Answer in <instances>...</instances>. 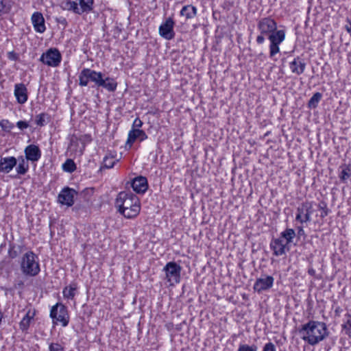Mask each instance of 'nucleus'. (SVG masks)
<instances>
[{
    "label": "nucleus",
    "instance_id": "1",
    "mask_svg": "<svg viewBox=\"0 0 351 351\" xmlns=\"http://www.w3.org/2000/svg\"><path fill=\"white\" fill-rule=\"evenodd\" d=\"M299 332L302 339L312 346L324 341L329 335L326 323L315 320L303 324Z\"/></svg>",
    "mask_w": 351,
    "mask_h": 351
},
{
    "label": "nucleus",
    "instance_id": "8",
    "mask_svg": "<svg viewBox=\"0 0 351 351\" xmlns=\"http://www.w3.org/2000/svg\"><path fill=\"white\" fill-rule=\"evenodd\" d=\"M62 56L60 51L55 48L48 49L43 53L40 58V61L43 64L52 67L59 66L61 62Z\"/></svg>",
    "mask_w": 351,
    "mask_h": 351
},
{
    "label": "nucleus",
    "instance_id": "24",
    "mask_svg": "<svg viewBox=\"0 0 351 351\" xmlns=\"http://www.w3.org/2000/svg\"><path fill=\"white\" fill-rule=\"evenodd\" d=\"M77 288L78 287L77 282H71L69 285L65 287L63 289L62 294L64 298L68 300H73L75 295H76Z\"/></svg>",
    "mask_w": 351,
    "mask_h": 351
},
{
    "label": "nucleus",
    "instance_id": "4",
    "mask_svg": "<svg viewBox=\"0 0 351 351\" xmlns=\"http://www.w3.org/2000/svg\"><path fill=\"white\" fill-rule=\"evenodd\" d=\"M22 273L28 276H35L40 271L38 256L32 251L25 253L20 262Z\"/></svg>",
    "mask_w": 351,
    "mask_h": 351
},
{
    "label": "nucleus",
    "instance_id": "38",
    "mask_svg": "<svg viewBox=\"0 0 351 351\" xmlns=\"http://www.w3.org/2000/svg\"><path fill=\"white\" fill-rule=\"evenodd\" d=\"M318 208H319V210H322V213H321V215H320V217L322 218H324L325 217H326L328 215L329 209L327 208V206H326V203L321 202L318 205Z\"/></svg>",
    "mask_w": 351,
    "mask_h": 351
},
{
    "label": "nucleus",
    "instance_id": "43",
    "mask_svg": "<svg viewBox=\"0 0 351 351\" xmlns=\"http://www.w3.org/2000/svg\"><path fill=\"white\" fill-rule=\"evenodd\" d=\"M143 125V122L139 118H136L132 124V129H140Z\"/></svg>",
    "mask_w": 351,
    "mask_h": 351
},
{
    "label": "nucleus",
    "instance_id": "40",
    "mask_svg": "<svg viewBox=\"0 0 351 351\" xmlns=\"http://www.w3.org/2000/svg\"><path fill=\"white\" fill-rule=\"evenodd\" d=\"M262 351H276V348L273 343L268 342L265 344Z\"/></svg>",
    "mask_w": 351,
    "mask_h": 351
},
{
    "label": "nucleus",
    "instance_id": "9",
    "mask_svg": "<svg viewBox=\"0 0 351 351\" xmlns=\"http://www.w3.org/2000/svg\"><path fill=\"white\" fill-rule=\"evenodd\" d=\"M182 267L176 262H169L163 268L166 278L171 284L178 283L180 280Z\"/></svg>",
    "mask_w": 351,
    "mask_h": 351
},
{
    "label": "nucleus",
    "instance_id": "26",
    "mask_svg": "<svg viewBox=\"0 0 351 351\" xmlns=\"http://www.w3.org/2000/svg\"><path fill=\"white\" fill-rule=\"evenodd\" d=\"M78 5L81 12V15L83 13H89L93 10L94 0H77Z\"/></svg>",
    "mask_w": 351,
    "mask_h": 351
},
{
    "label": "nucleus",
    "instance_id": "23",
    "mask_svg": "<svg viewBox=\"0 0 351 351\" xmlns=\"http://www.w3.org/2000/svg\"><path fill=\"white\" fill-rule=\"evenodd\" d=\"M197 14V9L193 5H186L182 7L180 14L184 16L186 20L193 19Z\"/></svg>",
    "mask_w": 351,
    "mask_h": 351
},
{
    "label": "nucleus",
    "instance_id": "15",
    "mask_svg": "<svg viewBox=\"0 0 351 351\" xmlns=\"http://www.w3.org/2000/svg\"><path fill=\"white\" fill-rule=\"evenodd\" d=\"M270 247L273 250V254L276 256H282L289 250L287 243L280 237L271 240Z\"/></svg>",
    "mask_w": 351,
    "mask_h": 351
},
{
    "label": "nucleus",
    "instance_id": "16",
    "mask_svg": "<svg viewBox=\"0 0 351 351\" xmlns=\"http://www.w3.org/2000/svg\"><path fill=\"white\" fill-rule=\"evenodd\" d=\"M14 94L19 104H23L27 101L28 92L27 88L24 84H16L14 85Z\"/></svg>",
    "mask_w": 351,
    "mask_h": 351
},
{
    "label": "nucleus",
    "instance_id": "37",
    "mask_svg": "<svg viewBox=\"0 0 351 351\" xmlns=\"http://www.w3.org/2000/svg\"><path fill=\"white\" fill-rule=\"evenodd\" d=\"M257 349L256 345L240 344L237 351H257Z\"/></svg>",
    "mask_w": 351,
    "mask_h": 351
},
{
    "label": "nucleus",
    "instance_id": "25",
    "mask_svg": "<svg viewBox=\"0 0 351 351\" xmlns=\"http://www.w3.org/2000/svg\"><path fill=\"white\" fill-rule=\"evenodd\" d=\"M35 315V311L29 310L19 323V328L23 331H26L30 325L32 320Z\"/></svg>",
    "mask_w": 351,
    "mask_h": 351
},
{
    "label": "nucleus",
    "instance_id": "46",
    "mask_svg": "<svg viewBox=\"0 0 351 351\" xmlns=\"http://www.w3.org/2000/svg\"><path fill=\"white\" fill-rule=\"evenodd\" d=\"M308 274L311 276H314L315 275V270L313 267H311L308 270Z\"/></svg>",
    "mask_w": 351,
    "mask_h": 351
},
{
    "label": "nucleus",
    "instance_id": "30",
    "mask_svg": "<svg viewBox=\"0 0 351 351\" xmlns=\"http://www.w3.org/2000/svg\"><path fill=\"white\" fill-rule=\"evenodd\" d=\"M12 8V3L10 0H1L0 1V16L8 13Z\"/></svg>",
    "mask_w": 351,
    "mask_h": 351
},
{
    "label": "nucleus",
    "instance_id": "5",
    "mask_svg": "<svg viewBox=\"0 0 351 351\" xmlns=\"http://www.w3.org/2000/svg\"><path fill=\"white\" fill-rule=\"evenodd\" d=\"M257 28L260 34L256 37V42L261 45L265 42V36H269L277 30V23L271 17H265L259 20Z\"/></svg>",
    "mask_w": 351,
    "mask_h": 351
},
{
    "label": "nucleus",
    "instance_id": "36",
    "mask_svg": "<svg viewBox=\"0 0 351 351\" xmlns=\"http://www.w3.org/2000/svg\"><path fill=\"white\" fill-rule=\"evenodd\" d=\"M343 329L348 334L350 337H351V315H346V323L343 325Z\"/></svg>",
    "mask_w": 351,
    "mask_h": 351
},
{
    "label": "nucleus",
    "instance_id": "11",
    "mask_svg": "<svg viewBox=\"0 0 351 351\" xmlns=\"http://www.w3.org/2000/svg\"><path fill=\"white\" fill-rule=\"evenodd\" d=\"M274 278L271 276H263L257 278L254 284L253 289L255 291L261 293L267 291L273 287Z\"/></svg>",
    "mask_w": 351,
    "mask_h": 351
},
{
    "label": "nucleus",
    "instance_id": "45",
    "mask_svg": "<svg viewBox=\"0 0 351 351\" xmlns=\"http://www.w3.org/2000/svg\"><path fill=\"white\" fill-rule=\"evenodd\" d=\"M298 236H302L304 234V231L302 227H298Z\"/></svg>",
    "mask_w": 351,
    "mask_h": 351
},
{
    "label": "nucleus",
    "instance_id": "3",
    "mask_svg": "<svg viewBox=\"0 0 351 351\" xmlns=\"http://www.w3.org/2000/svg\"><path fill=\"white\" fill-rule=\"evenodd\" d=\"M78 77L80 86H86L90 81L94 82L97 86L102 87L109 92L115 91L117 87V82L114 78L107 77L104 79L102 73L90 69H83Z\"/></svg>",
    "mask_w": 351,
    "mask_h": 351
},
{
    "label": "nucleus",
    "instance_id": "42",
    "mask_svg": "<svg viewBox=\"0 0 351 351\" xmlns=\"http://www.w3.org/2000/svg\"><path fill=\"white\" fill-rule=\"evenodd\" d=\"M16 126L21 130L29 128V123L25 121H19L16 123Z\"/></svg>",
    "mask_w": 351,
    "mask_h": 351
},
{
    "label": "nucleus",
    "instance_id": "34",
    "mask_svg": "<svg viewBox=\"0 0 351 351\" xmlns=\"http://www.w3.org/2000/svg\"><path fill=\"white\" fill-rule=\"evenodd\" d=\"M351 177V169L348 166H345L343 167L339 178L343 182H346L348 179Z\"/></svg>",
    "mask_w": 351,
    "mask_h": 351
},
{
    "label": "nucleus",
    "instance_id": "39",
    "mask_svg": "<svg viewBox=\"0 0 351 351\" xmlns=\"http://www.w3.org/2000/svg\"><path fill=\"white\" fill-rule=\"evenodd\" d=\"M49 351H64V347L58 343H51L49 344Z\"/></svg>",
    "mask_w": 351,
    "mask_h": 351
},
{
    "label": "nucleus",
    "instance_id": "10",
    "mask_svg": "<svg viewBox=\"0 0 351 351\" xmlns=\"http://www.w3.org/2000/svg\"><path fill=\"white\" fill-rule=\"evenodd\" d=\"M313 213L312 202L308 201L302 202L297 208L295 220L301 223L308 222L311 220V215Z\"/></svg>",
    "mask_w": 351,
    "mask_h": 351
},
{
    "label": "nucleus",
    "instance_id": "32",
    "mask_svg": "<svg viewBox=\"0 0 351 351\" xmlns=\"http://www.w3.org/2000/svg\"><path fill=\"white\" fill-rule=\"evenodd\" d=\"M49 116L45 112L40 113L36 116L35 122L38 126L43 127L46 124V119H49Z\"/></svg>",
    "mask_w": 351,
    "mask_h": 351
},
{
    "label": "nucleus",
    "instance_id": "44",
    "mask_svg": "<svg viewBox=\"0 0 351 351\" xmlns=\"http://www.w3.org/2000/svg\"><path fill=\"white\" fill-rule=\"evenodd\" d=\"M8 254H9V256L11 258H16L17 256H18V253L14 249V247H10L9 250H8Z\"/></svg>",
    "mask_w": 351,
    "mask_h": 351
},
{
    "label": "nucleus",
    "instance_id": "12",
    "mask_svg": "<svg viewBox=\"0 0 351 351\" xmlns=\"http://www.w3.org/2000/svg\"><path fill=\"white\" fill-rule=\"evenodd\" d=\"M77 192L69 187H64L59 193L58 202L62 205L71 206L74 204V197Z\"/></svg>",
    "mask_w": 351,
    "mask_h": 351
},
{
    "label": "nucleus",
    "instance_id": "2",
    "mask_svg": "<svg viewBox=\"0 0 351 351\" xmlns=\"http://www.w3.org/2000/svg\"><path fill=\"white\" fill-rule=\"evenodd\" d=\"M118 211L128 219L136 217L140 213L141 204L138 197L126 191L120 192L115 200Z\"/></svg>",
    "mask_w": 351,
    "mask_h": 351
},
{
    "label": "nucleus",
    "instance_id": "48",
    "mask_svg": "<svg viewBox=\"0 0 351 351\" xmlns=\"http://www.w3.org/2000/svg\"><path fill=\"white\" fill-rule=\"evenodd\" d=\"M339 308H337L335 311H336V312H339Z\"/></svg>",
    "mask_w": 351,
    "mask_h": 351
},
{
    "label": "nucleus",
    "instance_id": "27",
    "mask_svg": "<svg viewBox=\"0 0 351 351\" xmlns=\"http://www.w3.org/2000/svg\"><path fill=\"white\" fill-rule=\"evenodd\" d=\"M295 232L292 228H286L280 234V238L284 239L285 243L288 245L293 242V239L295 237Z\"/></svg>",
    "mask_w": 351,
    "mask_h": 351
},
{
    "label": "nucleus",
    "instance_id": "33",
    "mask_svg": "<svg viewBox=\"0 0 351 351\" xmlns=\"http://www.w3.org/2000/svg\"><path fill=\"white\" fill-rule=\"evenodd\" d=\"M116 162V160L112 156H106L103 160V167L106 169L112 168Z\"/></svg>",
    "mask_w": 351,
    "mask_h": 351
},
{
    "label": "nucleus",
    "instance_id": "35",
    "mask_svg": "<svg viewBox=\"0 0 351 351\" xmlns=\"http://www.w3.org/2000/svg\"><path fill=\"white\" fill-rule=\"evenodd\" d=\"M0 127L6 132H10L14 127V124L8 119H2L0 121Z\"/></svg>",
    "mask_w": 351,
    "mask_h": 351
},
{
    "label": "nucleus",
    "instance_id": "14",
    "mask_svg": "<svg viewBox=\"0 0 351 351\" xmlns=\"http://www.w3.org/2000/svg\"><path fill=\"white\" fill-rule=\"evenodd\" d=\"M147 137V135L143 130L141 129H132L128 133L125 149H130L136 140L138 139L140 141H143Z\"/></svg>",
    "mask_w": 351,
    "mask_h": 351
},
{
    "label": "nucleus",
    "instance_id": "19",
    "mask_svg": "<svg viewBox=\"0 0 351 351\" xmlns=\"http://www.w3.org/2000/svg\"><path fill=\"white\" fill-rule=\"evenodd\" d=\"M16 164L17 160L14 156L1 157L0 159V172L8 173L12 170Z\"/></svg>",
    "mask_w": 351,
    "mask_h": 351
},
{
    "label": "nucleus",
    "instance_id": "6",
    "mask_svg": "<svg viewBox=\"0 0 351 351\" xmlns=\"http://www.w3.org/2000/svg\"><path fill=\"white\" fill-rule=\"evenodd\" d=\"M50 317L53 324L60 322L63 327H66L69 322V315L66 307L62 303H56L50 311Z\"/></svg>",
    "mask_w": 351,
    "mask_h": 351
},
{
    "label": "nucleus",
    "instance_id": "31",
    "mask_svg": "<svg viewBox=\"0 0 351 351\" xmlns=\"http://www.w3.org/2000/svg\"><path fill=\"white\" fill-rule=\"evenodd\" d=\"M62 169L68 173H73L76 169V165L72 159H67L62 165Z\"/></svg>",
    "mask_w": 351,
    "mask_h": 351
},
{
    "label": "nucleus",
    "instance_id": "7",
    "mask_svg": "<svg viewBox=\"0 0 351 351\" xmlns=\"http://www.w3.org/2000/svg\"><path fill=\"white\" fill-rule=\"evenodd\" d=\"M268 39L270 42L269 56L273 58L276 54L280 52L279 45L285 39V31L283 29L276 30L269 35Z\"/></svg>",
    "mask_w": 351,
    "mask_h": 351
},
{
    "label": "nucleus",
    "instance_id": "41",
    "mask_svg": "<svg viewBox=\"0 0 351 351\" xmlns=\"http://www.w3.org/2000/svg\"><path fill=\"white\" fill-rule=\"evenodd\" d=\"M8 58L12 61H17L19 59V56L18 53L14 52V51H9L7 54Z\"/></svg>",
    "mask_w": 351,
    "mask_h": 351
},
{
    "label": "nucleus",
    "instance_id": "28",
    "mask_svg": "<svg viewBox=\"0 0 351 351\" xmlns=\"http://www.w3.org/2000/svg\"><path fill=\"white\" fill-rule=\"evenodd\" d=\"M19 164L16 167V172L19 175H25L29 170V164L26 158L21 156L18 158Z\"/></svg>",
    "mask_w": 351,
    "mask_h": 351
},
{
    "label": "nucleus",
    "instance_id": "20",
    "mask_svg": "<svg viewBox=\"0 0 351 351\" xmlns=\"http://www.w3.org/2000/svg\"><path fill=\"white\" fill-rule=\"evenodd\" d=\"M133 190L137 193H144L148 188L147 180L145 177L138 176L135 178L132 182Z\"/></svg>",
    "mask_w": 351,
    "mask_h": 351
},
{
    "label": "nucleus",
    "instance_id": "47",
    "mask_svg": "<svg viewBox=\"0 0 351 351\" xmlns=\"http://www.w3.org/2000/svg\"><path fill=\"white\" fill-rule=\"evenodd\" d=\"M339 308H337L335 311H336V312H339Z\"/></svg>",
    "mask_w": 351,
    "mask_h": 351
},
{
    "label": "nucleus",
    "instance_id": "17",
    "mask_svg": "<svg viewBox=\"0 0 351 351\" xmlns=\"http://www.w3.org/2000/svg\"><path fill=\"white\" fill-rule=\"evenodd\" d=\"M25 158L31 162H37L41 157V152L39 147L34 144L27 145L25 150Z\"/></svg>",
    "mask_w": 351,
    "mask_h": 351
},
{
    "label": "nucleus",
    "instance_id": "22",
    "mask_svg": "<svg viewBox=\"0 0 351 351\" xmlns=\"http://www.w3.org/2000/svg\"><path fill=\"white\" fill-rule=\"evenodd\" d=\"M61 8L64 10L73 12V13L81 15L78 3L72 0H64L61 3Z\"/></svg>",
    "mask_w": 351,
    "mask_h": 351
},
{
    "label": "nucleus",
    "instance_id": "13",
    "mask_svg": "<svg viewBox=\"0 0 351 351\" xmlns=\"http://www.w3.org/2000/svg\"><path fill=\"white\" fill-rule=\"evenodd\" d=\"M174 21L172 18L169 17L162 23L159 27L160 35L167 39L171 40L175 36V32L173 31Z\"/></svg>",
    "mask_w": 351,
    "mask_h": 351
},
{
    "label": "nucleus",
    "instance_id": "21",
    "mask_svg": "<svg viewBox=\"0 0 351 351\" xmlns=\"http://www.w3.org/2000/svg\"><path fill=\"white\" fill-rule=\"evenodd\" d=\"M289 68L293 73L300 75L304 73L306 63L300 58L297 57L289 63Z\"/></svg>",
    "mask_w": 351,
    "mask_h": 351
},
{
    "label": "nucleus",
    "instance_id": "29",
    "mask_svg": "<svg viewBox=\"0 0 351 351\" xmlns=\"http://www.w3.org/2000/svg\"><path fill=\"white\" fill-rule=\"evenodd\" d=\"M322 97V93L317 92L313 94L308 102L309 108H315Z\"/></svg>",
    "mask_w": 351,
    "mask_h": 351
},
{
    "label": "nucleus",
    "instance_id": "18",
    "mask_svg": "<svg viewBox=\"0 0 351 351\" xmlns=\"http://www.w3.org/2000/svg\"><path fill=\"white\" fill-rule=\"evenodd\" d=\"M32 23L34 30L38 33H43L45 29V19L43 14L39 12H35L32 15Z\"/></svg>",
    "mask_w": 351,
    "mask_h": 351
}]
</instances>
